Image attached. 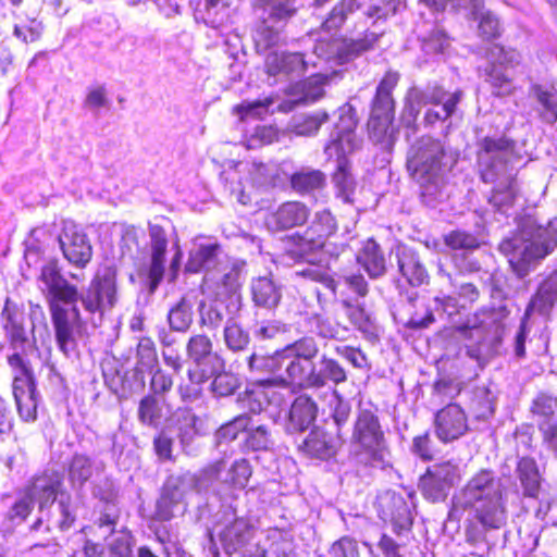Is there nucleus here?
Returning <instances> with one entry per match:
<instances>
[{
  "label": "nucleus",
  "mask_w": 557,
  "mask_h": 557,
  "mask_svg": "<svg viewBox=\"0 0 557 557\" xmlns=\"http://www.w3.org/2000/svg\"><path fill=\"white\" fill-rule=\"evenodd\" d=\"M318 405L307 394L298 395L292 403L288 412V423L293 431L307 430L317 419Z\"/></svg>",
  "instance_id": "b1692460"
},
{
  "label": "nucleus",
  "mask_w": 557,
  "mask_h": 557,
  "mask_svg": "<svg viewBox=\"0 0 557 557\" xmlns=\"http://www.w3.org/2000/svg\"><path fill=\"white\" fill-rule=\"evenodd\" d=\"M502 67L503 66H488V69H486V81L496 89L495 95L497 97L511 95L515 90L511 86L512 78L507 75Z\"/></svg>",
  "instance_id": "864d4df0"
},
{
  "label": "nucleus",
  "mask_w": 557,
  "mask_h": 557,
  "mask_svg": "<svg viewBox=\"0 0 557 557\" xmlns=\"http://www.w3.org/2000/svg\"><path fill=\"white\" fill-rule=\"evenodd\" d=\"M150 237V263L147 269L149 278V288L154 292L164 276V262L168 248V236L163 226L159 224H148Z\"/></svg>",
  "instance_id": "dca6fc26"
},
{
  "label": "nucleus",
  "mask_w": 557,
  "mask_h": 557,
  "mask_svg": "<svg viewBox=\"0 0 557 557\" xmlns=\"http://www.w3.org/2000/svg\"><path fill=\"white\" fill-rule=\"evenodd\" d=\"M178 481V478H169L163 484L160 498L156 505V519L169 521L174 517L173 509L182 497Z\"/></svg>",
  "instance_id": "2f4dec72"
},
{
  "label": "nucleus",
  "mask_w": 557,
  "mask_h": 557,
  "mask_svg": "<svg viewBox=\"0 0 557 557\" xmlns=\"http://www.w3.org/2000/svg\"><path fill=\"white\" fill-rule=\"evenodd\" d=\"M516 474L525 498H537L542 485V476L534 458L524 456L518 459Z\"/></svg>",
  "instance_id": "393cba45"
},
{
  "label": "nucleus",
  "mask_w": 557,
  "mask_h": 557,
  "mask_svg": "<svg viewBox=\"0 0 557 557\" xmlns=\"http://www.w3.org/2000/svg\"><path fill=\"white\" fill-rule=\"evenodd\" d=\"M252 475V466L247 458L235 460L227 470L225 483L234 488H245Z\"/></svg>",
  "instance_id": "37998d69"
},
{
  "label": "nucleus",
  "mask_w": 557,
  "mask_h": 557,
  "mask_svg": "<svg viewBox=\"0 0 557 557\" xmlns=\"http://www.w3.org/2000/svg\"><path fill=\"white\" fill-rule=\"evenodd\" d=\"M1 321L3 331L12 345H23L27 342L24 327V311L9 297L4 300L1 311Z\"/></svg>",
  "instance_id": "5701e85b"
},
{
  "label": "nucleus",
  "mask_w": 557,
  "mask_h": 557,
  "mask_svg": "<svg viewBox=\"0 0 557 557\" xmlns=\"http://www.w3.org/2000/svg\"><path fill=\"white\" fill-rule=\"evenodd\" d=\"M462 508L484 529H499L506 520L500 480L490 469L476 471L461 490Z\"/></svg>",
  "instance_id": "7ed1b4c3"
},
{
  "label": "nucleus",
  "mask_w": 557,
  "mask_h": 557,
  "mask_svg": "<svg viewBox=\"0 0 557 557\" xmlns=\"http://www.w3.org/2000/svg\"><path fill=\"white\" fill-rule=\"evenodd\" d=\"M238 387L239 380L232 372L222 371L211 382V391L218 397L231 396Z\"/></svg>",
  "instance_id": "4d7b16f0"
},
{
  "label": "nucleus",
  "mask_w": 557,
  "mask_h": 557,
  "mask_svg": "<svg viewBox=\"0 0 557 557\" xmlns=\"http://www.w3.org/2000/svg\"><path fill=\"white\" fill-rule=\"evenodd\" d=\"M347 377V372L338 360L322 355L318 364L314 362L293 386L300 389H319L329 382L335 386L343 384Z\"/></svg>",
  "instance_id": "9d476101"
},
{
  "label": "nucleus",
  "mask_w": 557,
  "mask_h": 557,
  "mask_svg": "<svg viewBox=\"0 0 557 557\" xmlns=\"http://www.w3.org/2000/svg\"><path fill=\"white\" fill-rule=\"evenodd\" d=\"M168 320L173 331H187L193 323L191 306L183 298L169 311Z\"/></svg>",
  "instance_id": "de8ad7c7"
},
{
  "label": "nucleus",
  "mask_w": 557,
  "mask_h": 557,
  "mask_svg": "<svg viewBox=\"0 0 557 557\" xmlns=\"http://www.w3.org/2000/svg\"><path fill=\"white\" fill-rule=\"evenodd\" d=\"M290 187L299 195H311L324 189L326 176L320 170L298 171L290 175Z\"/></svg>",
  "instance_id": "473e14b6"
},
{
  "label": "nucleus",
  "mask_w": 557,
  "mask_h": 557,
  "mask_svg": "<svg viewBox=\"0 0 557 557\" xmlns=\"http://www.w3.org/2000/svg\"><path fill=\"white\" fill-rule=\"evenodd\" d=\"M297 275L305 280L320 283L326 288H329L334 296L336 295L337 283L329 273L325 267L310 265L306 269H302L301 271H298Z\"/></svg>",
  "instance_id": "13d9d810"
},
{
  "label": "nucleus",
  "mask_w": 557,
  "mask_h": 557,
  "mask_svg": "<svg viewBox=\"0 0 557 557\" xmlns=\"http://www.w3.org/2000/svg\"><path fill=\"white\" fill-rule=\"evenodd\" d=\"M24 493L28 494L34 500L37 498L39 509L42 510L51 506L59 495L63 496L64 475L61 471L54 469H46L35 474L24 488Z\"/></svg>",
  "instance_id": "ddd939ff"
},
{
  "label": "nucleus",
  "mask_w": 557,
  "mask_h": 557,
  "mask_svg": "<svg viewBox=\"0 0 557 557\" xmlns=\"http://www.w3.org/2000/svg\"><path fill=\"white\" fill-rule=\"evenodd\" d=\"M361 7L362 4L358 0H339L322 22L321 29L331 35H337L344 29L351 34L356 29L357 23L349 24V20Z\"/></svg>",
  "instance_id": "aec40b11"
},
{
  "label": "nucleus",
  "mask_w": 557,
  "mask_h": 557,
  "mask_svg": "<svg viewBox=\"0 0 557 557\" xmlns=\"http://www.w3.org/2000/svg\"><path fill=\"white\" fill-rule=\"evenodd\" d=\"M219 249V244L201 245L195 253L190 255L186 270L191 273H197L202 269H207L215 259Z\"/></svg>",
  "instance_id": "09e8293b"
},
{
  "label": "nucleus",
  "mask_w": 557,
  "mask_h": 557,
  "mask_svg": "<svg viewBox=\"0 0 557 557\" xmlns=\"http://www.w3.org/2000/svg\"><path fill=\"white\" fill-rule=\"evenodd\" d=\"M460 480L458 467L451 460L434 463L419 478L418 487L422 496L432 503L444 502L454 485Z\"/></svg>",
  "instance_id": "6e6552de"
},
{
  "label": "nucleus",
  "mask_w": 557,
  "mask_h": 557,
  "mask_svg": "<svg viewBox=\"0 0 557 557\" xmlns=\"http://www.w3.org/2000/svg\"><path fill=\"white\" fill-rule=\"evenodd\" d=\"M398 268L411 286H420L428 282L429 274L417 251L404 247L397 253Z\"/></svg>",
  "instance_id": "cd10ccee"
},
{
  "label": "nucleus",
  "mask_w": 557,
  "mask_h": 557,
  "mask_svg": "<svg viewBox=\"0 0 557 557\" xmlns=\"http://www.w3.org/2000/svg\"><path fill=\"white\" fill-rule=\"evenodd\" d=\"M137 368L148 370L158 361L157 349L150 337H141L137 344Z\"/></svg>",
  "instance_id": "052dcab7"
},
{
  "label": "nucleus",
  "mask_w": 557,
  "mask_h": 557,
  "mask_svg": "<svg viewBox=\"0 0 557 557\" xmlns=\"http://www.w3.org/2000/svg\"><path fill=\"white\" fill-rule=\"evenodd\" d=\"M137 414L140 423L150 426H158L162 418V409L156 398V395L148 394L140 399Z\"/></svg>",
  "instance_id": "49530a36"
},
{
  "label": "nucleus",
  "mask_w": 557,
  "mask_h": 557,
  "mask_svg": "<svg viewBox=\"0 0 557 557\" xmlns=\"http://www.w3.org/2000/svg\"><path fill=\"white\" fill-rule=\"evenodd\" d=\"M12 371V392L17 412L24 421L37 419V388L34 370L29 360L22 354L14 352L7 358Z\"/></svg>",
  "instance_id": "423d86ee"
},
{
  "label": "nucleus",
  "mask_w": 557,
  "mask_h": 557,
  "mask_svg": "<svg viewBox=\"0 0 557 557\" xmlns=\"http://www.w3.org/2000/svg\"><path fill=\"white\" fill-rule=\"evenodd\" d=\"M531 238L540 245L552 244V252L557 247V216L548 221L545 226H536L532 233Z\"/></svg>",
  "instance_id": "774afa93"
},
{
  "label": "nucleus",
  "mask_w": 557,
  "mask_h": 557,
  "mask_svg": "<svg viewBox=\"0 0 557 557\" xmlns=\"http://www.w3.org/2000/svg\"><path fill=\"white\" fill-rule=\"evenodd\" d=\"M443 243L451 250H474L481 245L478 237L465 230H453L443 236Z\"/></svg>",
  "instance_id": "a18cd8bd"
},
{
  "label": "nucleus",
  "mask_w": 557,
  "mask_h": 557,
  "mask_svg": "<svg viewBox=\"0 0 557 557\" xmlns=\"http://www.w3.org/2000/svg\"><path fill=\"white\" fill-rule=\"evenodd\" d=\"M536 100L542 106L540 117L547 124L557 122V91L544 89L542 86L536 85L533 87Z\"/></svg>",
  "instance_id": "ea45409f"
},
{
  "label": "nucleus",
  "mask_w": 557,
  "mask_h": 557,
  "mask_svg": "<svg viewBox=\"0 0 557 557\" xmlns=\"http://www.w3.org/2000/svg\"><path fill=\"white\" fill-rule=\"evenodd\" d=\"M120 520V512L117 509L101 511L99 517L94 521L91 525L83 528V532L96 537L97 531L106 528L108 535H113L116 530V525Z\"/></svg>",
  "instance_id": "5fc2aeb1"
},
{
  "label": "nucleus",
  "mask_w": 557,
  "mask_h": 557,
  "mask_svg": "<svg viewBox=\"0 0 557 557\" xmlns=\"http://www.w3.org/2000/svg\"><path fill=\"white\" fill-rule=\"evenodd\" d=\"M64 259L77 269H85L94 256L92 245L82 226L71 220L63 222L58 237Z\"/></svg>",
  "instance_id": "1a4fd4ad"
},
{
  "label": "nucleus",
  "mask_w": 557,
  "mask_h": 557,
  "mask_svg": "<svg viewBox=\"0 0 557 557\" xmlns=\"http://www.w3.org/2000/svg\"><path fill=\"white\" fill-rule=\"evenodd\" d=\"M319 354V347L313 337H301L285 347L283 351H276L271 356H257L252 354L248 358V367L251 371H260L263 368L271 372L278 371L285 361V376L258 380L251 389L246 392L248 407L253 412H260L264 406L274 404L278 406L283 398L274 391V387H287L302 377L313 363Z\"/></svg>",
  "instance_id": "f257e3e1"
},
{
  "label": "nucleus",
  "mask_w": 557,
  "mask_h": 557,
  "mask_svg": "<svg viewBox=\"0 0 557 557\" xmlns=\"http://www.w3.org/2000/svg\"><path fill=\"white\" fill-rule=\"evenodd\" d=\"M255 536V528L247 518L237 517L220 533V540L228 553L246 547Z\"/></svg>",
  "instance_id": "4be33fe9"
},
{
  "label": "nucleus",
  "mask_w": 557,
  "mask_h": 557,
  "mask_svg": "<svg viewBox=\"0 0 557 557\" xmlns=\"http://www.w3.org/2000/svg\"><path fill=\"white\" fill-rule=\"evenodd\" d=\"M400 79L397 71L387 70L380 79L371 102L396 107L393 97V90L396 88Z\"/></svg>",
  "instance_id": "58836bf2"
},
{
  "label": "nucleus",
  "mask_w": 557,
  "mask_h": 557,
  "mask_svg": "<svg viewBox=\"0 0 557 557\" xmlns=\"http://www.w3.org/2000/svg\"><path fill=\"white\" fill-rule=\"evenodd\" d=\"M305 230L323 249L327 239L337 233L338 222L330 209H322L313 214V219Z\"/></svg>",
  "instance_id": "c756f323"
},
{
  "label": "nucleus",
  "mask_w": 557,
  "mask_h": 557,
  "mask_svg": "<svg viewBox=\"0 0 557 557\" xmlns=\"http://www.w3.org/2000/svg\"><path fill=\"white\" fill-rule=\"evenodd\" d=\"M337 437L338 434L334 436L322 426H315L309 432L298 449L310 458L327 460L336 454Z\"/></svg>",
  "instance_id": "412c9836"
},
{
  "label": "nucleus",
  "mask_w": 557,
  "mask_h": 557,
  "mask_svg": "<svg viewBox=\"0 0 557 557\" xmlns=\"http://www.w3.org/2000/svg\"><path fill=\"white\" fill-rule=\"evenodd\" d=\"M351 441L359 447V454L363 456L364 465L374 466L384 462L387 450L385 432L374 405H359Z\"/></svg>",
  "instance_id": "39448f33"
},
{
  "label": "nucleus",
  "mask_w": 557,
  "mask_h": 557,
  "mask_svg": "<svg viewBox=\"0 0 557 557\" xmlns=\"http://www.w3.org/2000/svg\"><path fill=\"white\" fill-rule=\"evenodd\" d=\"M475 20H478L479 36L482 40L491 41L500 37L503 32L500 22L493 12H483Z\"/></svg>",
  "instance_id": "3c124183"
},
{
  "label": "nucleus",
  "mask_w": 557,
  "mask_h": 557,
  "mask_svg": "<svg viewBox=\"0 0 557 557\" xmlns=\"http://www.w3.org/2000/svg\"><path fill=\"white\" fill-rule=\"evenodd\" d=\"M358 260L372 278L380 277L386 272L383 251L373 238H368L363 243Z\"/></svg>",
  "instance_id": "7c9ffc66"
},
{
  "label": "nucleus",
  "mask_w": 557,
  "mask_h": 557,
  "mask_svg": "<svg viewBox=\"0 0 557 557\" xmlns=\"http://www.w3.org/2000/svg\"><path fill=\"white\" fill-rule=\"evenodd\" d=\"M461 391L462 386L460 383L450 379H438L433 385V397L437 403L443 404L446 400L458 397Z\"/></svg>",
  "instance_id": "0e129e2a"
},
{
  "label": "nucleus",
  "mask_w": 557,
  "mask_h": 557,
  "mask_svg": "<svg viewBox=\"0 0 557 557\" xmlns=\"http://www.w3.org/2000/svg\"><path fill=\"white\" fill-rule=\"evenodd\" d=\"M317 329L320 336L337 341H344L349 331L346 325L321 317L317 318Z\"/></svg>",
  "instance_id": "69168bd1"
},
{
  "label": "nucleus",
  "mask_w": 557,
  "mask_h": 557,
  "mask_svg": "<svg viewBox=\"0 0 557 557\" xmlns=\"http://www.w3.org/2000/svg\"><path fill=\"white\" fill-rule=\"evenodd\" d=\"M200 419L190 408H180L176 412L175 428L182 445H188L200 435Z\"/></svg>",
  "instance_id": "e433bc0d"
},
{
  "label": "nucleus",
  "mask_w": 557,
  "mask_h": 557,
  "mask_svg": "<svg viewBox=\"0 0 557 557\" xmlns=\"http://www.w3.org/2000/svg\"><path fill=\"white\" fill-rule=\"evenodd\" d=\"M212 347V342L207 335L197 334L188 339L186 351L189 358L200 362L211 354Z\"/></svg>",
  "instance_id": "e2e57ef3"
},
{
  "label": "nucleus",
  "mask_w": 557,
  "mask_h": 557,
  "mask_svg": "<svg viewBox=\"0 0 557 557\" xmlns=\"http://www.w3.org/2000/svg\"><path fill=\"white\" fill-rule=\"evenodd\" d=\"M310 215V208L302 201L289 200L281 203L265 218L267 226L272 231H284L304 225Z\"/></svg>",
  "instance_id": "a211bd4d"
},
{
  "label": "nucleus",
  "mask_w": 557,
  "mask_h": 557,
  "mask_svg": "<svg viewBox=\"0 0 557 557\" xmlns=\"http://www.w3.org/2000/svg\"><path fill=\"white\" fill-rule=\"evenodd\" d=\"M499 251L507 257L509 268L518 278L525 277L537 262L525 246L519 251V246L512 238L502 240Z\"/></svg>",
  "instance_id": "a878e982"
},
{
  "label": "nucleus",
  "mask_w": 557,
  "mask_h": 557,
  "mask_svg": "<svg viewBox=\"0 0 557 557\" xmlns=\"http://www.w3.org/2000/svg\"><path fill=\"white\" fill-rule=\"evenodd\" d=\"M412 453L423 461H432L435 459L438 450L434 443L430 431L418 434L412 438Z\"/></svg>",
  "instance_id": "bf43d9fd"
},
{
  "label": "nucleus",
  "mask_w": 557,
  "mask_h": 557,
  "mask_svg": "<svg viewBox=\"0 0 557 557\" xmlns=\"http://www.w3.org/2000/svg\"><path fill=\"white\" fill-rule=\"evenodd\" d=\"M463 92L461 89L448 91L442 86H434L424 95L423 103L431 106H442L444 117H450L457 110Z\"/></svg>",
  "instance_id": "72a5a7b5"
},
{
  "label": "nucleus",
  "mask_w": 557,
  "mask_h": 557,
  "mask_svg": "<svg viewBox=\"0 0 557 557\" xmlns=\"http://www.w3.org/2000/svg\"><path fill=\"white\" fill-rule=\"evenodd\" d=\"M377 510L383 520L392 523L393 531L397 535L411 529L413 518L406 499L401 495L385 493L379 498Z\"/></svg>",
  "instance_id": "2eb2a0df"
},
{
  "label": "nucleus",
  "mask_w": 557,
  "mask_h": 557,
  "mask_svg": "<svg viewBox=\"0 0 557 557\" xmlns=\"http://www.w3.org/2000/svg\"><path fill=\"white\" fill-rule=\"evenodd\" d=\"M284 255L295 262L308 261L314 252L322 250L314 238L307 233L295 232L283 239Z\"/></svg>",
  "instance_id": "bb28decb"
},
{
  "label": "nucleus",
  "mask_w": 557,
  "mask_h": 557,
  "mask_svg": "<svg viewBox=\"0 0 557 557\" xmlns=\"http://www.w3.org/2000/svg\"><path fill=\"white\" fill-rule=\"evenodd\" d=\"M476 157L500 152H512L516 149V140L503 135L500 137L485 136L476 143Z\"/></svg>",
  "instance_id": "79ce46f5"
},
{
  "label": "nucleus",
  "mask_w": 557,
  "mask_h": 557,
  "mask_svg": "<svg viewBox=\"0 0 557 557\" xmlns=\"http://www.w3.org/2000/svg\"><path fill=\"white\" fill-rule=\"evenodd\" d=\"M543 441L557 448V394L540 392L531 404Z\"/></svg>",
  "instance_id": "4468645a"
},
{
  "label": "nucleus",
  "mask_w": 557,
  "mask_h": 557,
  "mask_svg": "<svg viewBox=\"0 0 557 557\" xmlns=\"http://www.w3.org/2000/svg\"><path fill=\"white\" fill-rule=\"evenodd\" d=\"M557 304V271L550 273L537 287L532 296L525 313L536 310L540 313H549Z\"/></svg>",
  "instance_id": "c85d7f7f"
},
{
  "label": "nucleus",
  "mask_w": 557,
  "mask_h": 557,
  "mask_svg": "<svg viewBox=\"0 0 557 557\" xmlns=\"http://www.w3.org/2000/svg\"><path fill=\"white\" fill-rule=\"evenodd\" d=\"M396 107L370 102V113L366 124L368 138L383 147H392L395 141L397 127L395 126Z\"/></svg>",
  "instance_id": "9b49d317"
},
{
  "label": "nucleus",
  "mask_w": 557,
  "mask_h": 557,
  "mask_svg": "<svg viewBox=\"0 0 557 557\" xmlns=\"http://www.w3.org/2000/svg\"><path fill=\"white\" fill-rule=\"evenodd\" d=\"M447 157V150L441 139L422 136L407 151L406 170L419 186H437L445 173L450 170L446 162Z\"/></svg>",
  "instance_id": "20e7f679"
},
{
  "label": "nucleus",
  "mask_w": 557,
  "mask_h": 557,
  "mask_svg": "<svg viewBox=\"0 0 557 557\" xmlns=\"http://www.w3.org/2000/svg\"><path fill=\"white\" fill-rule=\"evenodd\" d=\"M486 59L488 60V66H513L516 62V54L513 49H508L503 45L493 44L486 51Z\"/></svg>",
  "instance_id": "680f3d73"
},
{
  "label": "nucleus",
  "mask_w": 557,
  "mask_h": 557,
  "mask_svg": "<svg viewBox=\"0 0 557 557\" xmlns=\"http://www.w3.org/2000/svg\"><path fill=\"white\" fill-rule=\"evenodd\" d=\"M250 417L239 414L220 428V437L225 441H235L242 433L248 431Z\"/></svg>",
  "instance_id": "338daca9"
},
{
  "label": "nucleus",
  "mask_w": 557,
  "mask_h": 557,
  "mask_svg": "<svg viewBox=\"0 0 557 557\" xmlns=\"http://www.w3.org/2000/svg\"><path fill=\"white\" fill-rule=\"evenodd\" d=\"M434 430L437 438L444 444L466 435L469 431V420L465 409L457 403H448L435 413Z\"/></svg>",
  "instance_id": "f8f14e48"
},
{
  "label": "nucleus",
  "mask_w": 557,
  "mask_h": 557,
  "mask_svg": "<svg viewBox=\"0 0 557 557\" xmlns=\"http://www.w3.org/2000/svg\"><path fill=\"white\" fill-rule=\"evenodd\" d=\"M224 341L230 349L238 351L244 350L248 346L250 337L239 323L230 320L224 327Z\"/></svg>",
  "instance_id": "8fccbe9b"
},
{
  "label": "nucleus",
  "mask_w": 557,
  "mask_h": 557,
  "mask_svg": "<svg viewBox=\"0 0 557 557\" xmlns=\"http://www.w3.org/2000/svg\"><path fill=\"white\" fill-rule=\"evenodd\" d=\"M272 444L271 432L265 425H259L249 430L244 442L246 449L251 451L268 450Z\"/></svg>",
  "instance_id": "603ef678"
},
{
  "label": "nucleus",
  "mask_w": 557,
  "mask_h": 557,
  "mask_svg": "<svg viewBox=\"0 0 557 557\" xmlns=\"http://www.w3.org/2000/svg\"><path fill=\"white\" fill-rule=\"evenodd\" d=\"M34 510V500L32 497L24 493L23 496L15 499L12 506L5 513V520L10 523L25 522Z\"/></svg>",
  "instance_id": "6e6d98bb"
},
{
  "label": "nucleus",
  "mask_w": 557,
  "mask_h": 557,
  "mask_svg": "<svg viewBox=\"0 0 557 557\" xmlns=\"http://www.w3.org/2000/svg\"><path fill=\"white\" fill-rule=\"evenodd\" d=\"M39 280L45 284V298L58 348L69 355L76 348L75 331L78 327V288L61 273L57 259L49 260L40 269Z\"/></svg>",
  "instance_id": "f03ea898"
},
{
  "label": "nucleus",
  "mask_w": 557,
  "mask_h": 557,
  "mask_svg": "<svg viewBox=\"0 0 557 557\" xmlns=\"http://www.w3.org/2000/svg\"><path fill=\"white\" fill-rule=\"evenodd\" d=\"M91 461L84 455H75L69 465V480L73 487H82L91 476Z\"/></svg>",
  "instance_id": "c03bdc74"
},
{
  "label": "nucleus",
  "mask_w": 557,
  "mask_h": 557,
  "mask_svg": "<svg viewBox=\"0 0 557 557\" xmlns=\"http://www.w3.org/2000/svg\"><path fill=\"white\" fill-rule=\"evenodd\" d=\"M307 69L305 54L289 51H271L263 62V72L271 77L288 78L301 75Z\"/></svg>",
  "instance_id": "f3484780"
},
{
  "label": "nucleus",
  "mask_w": 557,
  "mask_h": 557,
  "mask_svg": "<svg viewBox=\"0 0 557 557\" xmlns=\"http://www.w3.org/2000/svg\"><path fill=\"white\" fill-rule=\"evenodd\" d=\"M327 120L329 114L325 111L300 114L292 119L287 131L296 136H313Z\"/></svg>",
  "instance_id": "c9c22d12"
},
{
  "label": "nucleus",
  "mask_w": 557,
  "mask_h": 557,
  "mask_svg": "<svg viewBox=\"0 0 557 557\" xmlns=\"http://www.w3.org/2000/svg\"><path fill=\"white\" fill-rule=\"evenodd\" d=\"M84 309L90 314L103 315L117 302V268L114 264L97 272L83 294L78 292Z\"/></svg>",
  "instance_id": "0eeeda50"
},
{
  "label": "nucleus",
  "mask_w": 557,
  "mask_h": 557,
  "mask_svg": "<svg viewBox=\"0 0 557 557\" xmlns=\"http://www.w3.org/2000/svg\"><path fill=\"white\" fill-rule=\"evenodd\" d=\"M205 375L199 370H188L187 379H183L178 386L177 393L183 401H194L202 395V384Z\"/></svg>",
  "instance_id": "a19ab883"
},
{
  "label": "nucleus",
  "mask_w": 557,
  "mask_h": 557,
  "mask_svg": "<svg viewBox=\"0 0 557 557\" xmlns=\"http://www.w3.org/2000/svg\"><path fill=\"white\" fill-rule=\"evenodd\" d=\"M380 38L381 34L369 28L364 29L358 37L342 35L337 39L335 57L339 63L351 62L363 53L372 51Z\"/></svg>",
  "instance_id": "6ab92c4d"
},
{
  "label": "nucleus",
  "mask_w": 557,
  "mask_h": 557,
  "mask_svg": "<svg viewBox=\"0 0 557 557\" xmlns=\"http://www.w3.org/2000/svg\"><path fill=\"white\" fill-rule=\"evenodd\" d=\"M342 306L346 309V315L350 323L364 334L367 337L377 336V325L375 319L361 305H354L348 299L342 300Z\"/></svg>",
  "instance_id": "f704fd0d"
},
{
  "label": "nucleus",
  "mask_w": 557,
  "mask_h": 557,
  "mask_svg": "<svg viewBox=\"0 0 557 557\" xmlns=\"http://www.w3.org/2000/svg\"><path fill=\"white\" fill-rule=\"evenodd\" d=\"M252 299L258 306L275 307L281 299L278 288L268 277H258L251 285Z\"/></svg>",
  "instance_id": "4c0bfd02"
}]
</instances>
